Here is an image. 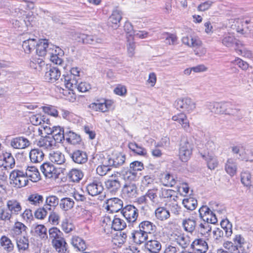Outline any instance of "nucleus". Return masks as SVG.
<instances>
[{
  "label": "nucleus",
  "mask_w": 253,
  "mask_h": 253,
  "mask_svg": "<svg viewBox=\"0 0 253 253\" xmlns=\"http://www.w3.org/2000/svg\"><path fill=\"white\" fill-rule=\"evenodd\" d=\"M193 149V144L190 138L181 139L179 149L180 159L183 162H187L191 158Z\"/></svg>",
  "instance_id": "1"
},
{
  "label": "nucleus",
  "mask_w": 253,
  "mask_h": 253,
  "mask_svg": "<svg viewBox=\"0 0 253 253\" xmlns=\"http://www.w3.org/2000/svg\"><path fill=\"white\" fill-rule=\"evenodd\" d=\"M10 183L13 184L15 187L20 188L27 185L28 182L25 172L19 170H14L10 174Z\"/></svg>",
  "instance_id": "2"
},
{
  "label": "nucleus",
  "mask_w": 253,
  "mask_h": 253,
  "mask_svg": "<svg viewBox=\"0 0 253 253\" xmlns=\"http://www.w3.org/2000/svg\"><path fill=\"white\" fill-rule=\"evenodd\" d=\"M55 45L49 43L45 39L39 40L37 41L36 49L37 54L40 56H47L49 54H53V48Z\"/></svg>",
  "instance_id": "3"
},
{
  "label": "nucleus",
  "mask_w": 253,
  "mask_h": 253,
  "mask_svg": "<svg viewBox=\"0 0 253 253\" xmlns=\"http://www.w3.org/2000/svg\"><path fill=\"white\" fill-rule=\"evenodd\" d=\"M175 105L177 109H181L188 113L193 112L196 107V102L189 97H183L177 99Z\"/></svg>",
  "instance_id": "4"
},
{
  "label": "nucleus",
  "mask_w": 253,
  "mask_h": 253,
  "mask_svg": "<svg viewBox=\"0 0 253 253\" xmlns=\"http://www.w3.org/2000/svg\"><path fill=\"white\" fill-rule=\"evenodd\" d=\"M78 79H74L72 75H63L62 78L56 83L57 86L63 90V87L71 91H74L77 88Z\"/></svg>",
  "instance_id": "5"
},
{
  "label": "nucleus",
  "mask_w": 253,
  "mask_h": 253,
  "mask_svg": "<svg viewBox=\"0 0 253 253\" xmlns=\"http://www.w3.org/2000/svg\"><path fill=\"white\" fill-rule=\"evenodd\" d=\"M230 105L228 102H207L206 106V108L210 110L211 112L215 114H228L229 111L227 110V107Z\"/></svg>",
  "instance_id": "6"
},
{
  "label": "nucleus",
  "mask_w": 253,
  "mask_h": 253,
  "mask_svg": "<svg viewBox=\"0 0 253 253\" xmlns=\"http://www.w3.org/2000/svg\"><path fill=\"white\" fill-rule=\"evenodd\" d=\"M117 179H109L105 182L106 188L111 192H116L120 187V179H123L126 181L125 175L126 174V171H122L119 173Z\"/></svg>",
  "instance_id": "7"
},
{
  "label": "nucleus",
  "mask_w": 253,
  "mask_h": 253,
  "mask_svg": "<svg viewBox=\"0 0 253 253\" xmlns=\"http://www.w3.org/2000/svg\"><path fill=\"white\" fill-rule=\"evenodd\" d=\"M123 202L120 199L114 198L107 200L105 209L110 212H116L123 208Z\"/></svg>",
  "instance_id": "8"
},
{
  "label": "nucleus",
  "mask_w": 253,
  "mask_h": 253,
  "mask_svg": "<svg viewBox=\"0 0 253 253\" xmlns=\"http://www.w3.org/2000/svg\"><path fill=\"white\" fill-rule=\"evenodd\" d=\"M191 247L195 253H206L209 248L207 242L201 238L196 239L191 244Z\"/></svg>",
  "instance_id": "9"
},
{
  "label": "nucleus",
  "mask_w": 253,
  "mask_h": 253,
  "mask_svg": "<svg viewBox=\"0 0 253 253\" xmlns=\"http://www.w3.org/2000/svg\"><path fill=\"white\" fill-rule=\"evenodd\" d=\"M28 228L21 222H16L11 230V235L15 238L22 236H26L27 234Z\"/></svg>",
  "instance_id": "10"
},
{
  "label": "nucleus",
  "mask_w": 253,
  "mask_h": 253,
  "mask_svg": "<svg viewBox=\"0 0 253 253\" xmlns=\"http://www.w3.org/2000/svg\"><path fill=\"white\" fill-rule=\"evenodd\" d=\"M30 145V142L29 140L23 136L13 138L10 141V146L14 149H25L29 147Z\"/></svg>",
  "instance_id": "11"
},
{
  "label": "nucleus",
  "mask_w": 253,
  "mask_h": 253,
  "mask_svg": "<svg viewBox=\"0 0 253 253\" xmlns=\"http://www.w3.org/2000/svg\"><path fill=\"white\" fill-rule=\"evenodd\" d=\"M103 189V186L101 182L97 180H94L86 186L88 193L92 196L100 194Z\"/></svg>",
  "instance_id": "12"
},
{
  "label": "nucleus",
  "mask_w": 253,
  "mask_h": 253,
  "mask_svg": "<svg viewBox=\"0 0 253 253\" xmlns=\"http://www.w3.org/2000/svg\"><path fill=\"white\" fill-rule=\"evenodd\" d=\"M70 156L73 162L78 164H85L87 161L86 152L81 150H74Z\"/></svg>",
  "instance_id": "13"
},
{
  "label": "nucleus",
  "mask_w": 253,
  "mask_h": 253,
  "mask_svg": "<svg viewBox=\"0 0 253 253\" xmlns=\"http://www.w3.org/2000/svg\"><path fill=\"white\" fill-rule=\"evenodd\" d=\"M60 70L56 67H50L45 73L44 78L48 82L54 83L58 81L60 77Z\"/></svg>",
  "instance_id": "14"
},
{
  "label": "nucleus",
  "mask_w": 253,
  "mask_h": 253,
  "mask_svg": "<svg viewBox=\"0 0 253 253\" xmlns=\"http://www.w3.org/2000/svg\"><path fill=\"white\" fill-rule=\"evenodd\" d=\"M37 145L44 150L53 149L56 146L55 140L50 136L41 138L37 142Z\"/></svg>",
  "instance_id": "15"
},
{
  "label": "nucleus",
  "mask_w": 253,
  "mask_h": 253,
  "mask_svg": "<svg viewBox=\"0 0 253 253\" xmlns=\"http://www.w3.org/2000/svg\"><path fill=\"white\" fill-rule=\"evenodd\" d=\"M24 39L25 40L23 42L22 47L26 53H30L33 49L36 48L37 40L34 38L28 37V34L25 35Z\"/></svg>",
  "instance_id": "16"
},
{
  "label": "nucleus",
  "mask_w": 253,
  "mask_h": 253,
  "mask_svg": "<svg viewBox=\"0 0 253 253\" xmlns=\"http://www.w3.org/2000/svg\"><path fill=\"white\" fill-rule=\"evenodd\" d=\"M6 207L13 215H18L21 213L22 211L21 203L15 199L7 200Z\"/></svg>",
  "instance_id": "17"
},
{
  "label": "nucleus",
  "mask_w": 253,
  "mask_h": 253,
  "mask_svg": "<svg viewBox=\"0 0 253 253\" xmlns=\"http://www.w3.org/2000/svg\"><path fill=\"white\" fill-rule=\"evenodd\" d=\"M41 170L46 177L51 178L56 176V169L50 163H43L41 166Z\"/></svg>",
  "instance_id": "18"
},
{
  "label": "nucleus",
  "mask_w": 253,
  "mask_h": 253,
  "mask_svg": "<svg viewBox=\"0 0 253 253\" xmlns=\"http://www.w3.org/2000/svg\"><path fill=\"white\" fill-rule=\"evenodd\" d=\"M162 182L164 185L168 187H173L181 182V178L170 174L167 173L162 178Z\"/></svg>",
  "instance_id": "19"
},
{
  "label": "nucleus",
  "mask_w": 253,
  "mask_h": 253,
  "mask_svg": "<svg viewBox=\"0 0 253 253\" xmlns=\"http://www.w3.org/2000/svg\"><path fill=\"white\" fill-rule=\"evenodd\" d=\"M172 120L180 124L182 128L187 131L190 130L189 122L186 115L184 113H179L172 117Z\"/></svg>",
  "instance_id": "20"
},
{
  "label": "nucleus",
  "mask_w": 253,
  "mask_h": 253,
  "mask_svg": "<svg viewBox=\"0 0 253 253\" xmlns=\"http://www.w3.org/2000/svg\"><path fill=\"white\" fill-rule=\"evenodd\" d=\"M78 38L79 42L82 41L83 43L95 45L96 43H101L102 40L96 36L87 35L84 34H80Z\"/></svg>",
  "instance_id": "21"
},
{
  "label": "nucleus",
  "mask_w": 253,
  "mask_h": 253,
  "mask_svg": "<svg viewBox=\"0 0 253 253\" xmlns=\"http://www.w3.org/2000/svg\"><path fill=\"white\" fill-rule=\"evenodd\" d=\"M71 244L76 251L84 252L86 249L85 241L79 236H73L71 239Z\"/></svg>",
  "instance_id": "22"
},
{
  "label": "nucleus",
  "mask_w": 253,
  "mask_h": 253,
  "mask_svg": "<svg viewBox=\"0 0 253 253\" xmlns=\"http://www.w3.org/2000/svg\"><path fill=\"white\" fill-rule=\"evenodd\" d=\"M25 174L27 178L33 182H37L40 179V172L35 167H28Z\"/></svg>",
  "instance_id": "23"
},
{
  "label": "nucleus",
  "mask_w": 253,
  "mask_h": 253,
  "mask_svg": "<svg viewBox=\"0 0 253 253\" xmlns=\"http://www.w3.org/2000/svg\"><path fill=\"white\" fill-rule=\"evenodd\" d=\"M44 156V153L39 149H33L30 151L29 153L31 162L33 163L41 162L43 160Z\"/></svg>",
  "instance_id": "24"
},
{
  "label": "nucleus",
  "mask_w": 253,
  "mask_h": 253,
  "mask_svg": "<svg viewBox=\"0 0 253 253\" xmlns=\"http://www.w3.org/2000/svg\"><path fill=\"white\" fill-rule=\"evenodd\" d=\"M182 42L189 47L193 48L194 46L198 45L200 39L196 36L189 35L182 37Z\"/></svg>",
  "instance_id": "25"
},
{
  "label": "nucleus",
  "mask_w": 253,
  "mask_h": 253,
  "mask_svg": "<svg viewBox=\"0 0 253 253\" xmlns=\"http://www.w3.org/2000/svg\"><path fill=\"white\" fill-rule=\"evenodd\" d=\"M49 159L57 165H62L65 162L64 155L59 151H53L49 153Z\"/></svg>",
  "instance_id": "26"
},
{
  "label": "nucleus",
  "mask_w": 253,
  "mask_h": 253,
  "mask_svg": "<svg viewBox=\"0 0 253 253\" xmlns=\"http://www.w3.org/2000/svg\"><path fill=\"white\" fill-rule=\"evenodd\" d=\"M59 204V199L55 196L50 195L46 197L44 206L48 211L55 209Z\"/></svg>",
  "instance_id": "27"
},
{
  "label": "nucleus",
  "mask_w": 253,
  "mask_h": 253,
  "mask_svg": "<svg viewBox=\"0 0 253 253\" xmlns=\"http://www.w3.org/2000/svg\"><path fill=\"white\" fill-rule=\"evenodd\" d=\"M139 228L145 234H154L156 230V226L149 221H144L139 224Z\"/></svg>",
  "instance_id": "28"
},
{
  "label": "nucleus",
  "mask_w": 253,
  "mask_h": 253,
  "mask_svg": "<svg viewBox=\"0 0 253 253\" xmlns=\"http://www.w3.org/2000/svg\"><path fill=\"white\" fill-rule=\"evenodd\" d=\"M27 201L31 205L39 207L43 204L44 198L42 195L38 193H34L28 196Z\"/></svg>",
  "instance_id": "29"
},
{
  "label": "nucleus",
  "mask_w": 253,
  "mask_h": 253,
  "mask_svg": "<svg viewBox=\"0 0 253 253\" xmlns=\"http://www.w3.org/2000/svg\"><path fill=\"white\" fill-rule=\"evenodd\" d=\"M182 225L185 231L192 233L195 230L196 221L194 218H185L182 220Z\"/></svg>",
  "instance_id": "30"
},
{
  "label": "nucleus",
  "mask_w": 253,
  "mask_h": 253,
  "mask_svg": "<svg viewBox=\"0 0 253 253\" xmlns=\"http://www.w3.org/2000/svg\"><path fill=\"white\" fill-rule=\"evenodd\" d=\"M223 45L227 47H239V41L231 35H225L221 40Z\"/></svg>",
  "instance_id": "31"
},
{
  "label": "nucleus",
  "mask_w": 253,
  "mask_h": 253,
  "mask_svg": "<svg viewBox=\"0 0 253 253\" xmlns=\"http://www.w3.org/2000/svg\"><path fill=\"white\" fill-rule=\"evenodd\" d=\"M51 134L52 135L51 137L55 140L56 143H60L65 139L64 130L59 126H53Z\"/></svg>",
  "instance_id": "32"
},
{
  "label": "nucleus",
  "mask_w": 253,
  "mask_h": 253,
  "mask_svg": "<svg viewBox=\"0 0 253 253\" xmlns=\"http://www.w3.org/2000/svg\"><path fill=\"white\" fill-rule=\"evenodd\" d=\"M122 19L121 11L118 9L114 10L109 18V23L113 28H116Z\"/></svg>",
  "instance_id": "33"
},
{
  "label": "nucleus",
  "mask_w": 253,
  "mask_h": 253,
  "mask_svg": "<svg viewBox=\"0 0 253 253\" xmlns=\"http://www.w3.org/2000/svg\"><path fill=\"white\" fill-rule=\"evenodd\" d=\"M19 251H25L29 248V239L27 235L14 238Z\"/></svg>",
  "instance_id": "34"
},
{
  "label": "nucleus",
  "mask_w": 253,
  "mask_h": 253,
  "mask_svg": "<svg viewBox=\"0 0 253 253\" xmlns=\"http://www.w3.org/2000/svg\"><path fill=\"white\" fill-rule=\"evenodd\" d=\"M51 243L53 247L59 253H64L67 250V243L63 237L52 241Z\"/></svg>",
  "instance_id": "35"
},
{
  "label": "nucleus",
  "mask_w": 253,
  "mask_h": 253,
  "mask_svg": "<svg viewBox=\"0 0 253 253\" xmlns=\"http://www.w3.org/2000/svg\"><path fill=\"white\" fill-rule=\"evenodd\" d=\"M111 103L109 101H105L103 103H93L90 105V107L96 111L106 112L111 107Z\"/></svg>",
  "instance_id": "36"
},
{
  "label": "nucleus",
  "mask_w": 253,
  "mask_h": 253,
  "mask_svg": "<svg viewBox=\"0 0 253 253\" xmlns=\"http://www.w3.org/2000/svg\"><path fill=\"white\" fill-rule=\"evenodd\" d=\"M237 166L235 160L228 159L225 164V169L230 176L234 175L237 172Z\"/></svg>",
  "instance_id": "37"
},
{
  "label": "nucleus",
  "mask_w": 253,
  "mask_h": 253,
  "mask_svg": "<svg viewBox=\"0 0 253 253\" xmlns=\"http://www.w3.org/2000/svg\"><path fill=\"white\" fill-rule=\"evenodd\" d=\"M0 244L2 249L7 252H10L14 249V244L11 240L6 236H2L0 239Z\"/></svg>",
  "instance_id": "38"
},
{
  "label": "nucleus",
  "mask_w": 253,
  "mask_h": 253,
  "mask_svg": "<svg viewBox=\"0 0 253 253\" xmlns=\"http://www.w3.org/2000/svg\"><path fill=\"white\" fill-rule=\"evenodd\" d=\"M33 229L35 234L42 240H46L48 238L47 229L44 225L38 224L33 225Z\"/></svg>",
  "instance_id": "39"
},
{
  "label": "nucleus",
  "mask_w": 253,
  "mask_h": 253,
  "mask_svg": "<svg viewBox=\"0 0 253 253\" xmlns=\"http://www.w3.org/2000/svg\"><path fill=\"white\" fill-rule=\"evenodd\" d=\"M108 163V164L110 166H114L117 167L119 165L124 164L126 160V156L125 155H122L121 154H118L115 157L107 158Z\"/></svg>",
  "instance_id": "40"
},
{
  "label": "nucleus",
  "mask_w": 253,
  "mask_h": 253,
  "mask_svg": "<svg viewBox=\"0 0 253 253\" xmlns=\"http://www.w3.org/2000/svg\"><path fill=\"white\" fill-rule=\"evenodd\" d=\"M66 140L70 144L76 145L79 144L81 141L80 136L76 133L69 131L65 134Z\"/></svg>",
  "instance_id": "41"
},
{
  "label": "nucleus",
  "mask_w": 253,
  "mask_h": 253,
  "mask_svg": "<svg viewBox=\"0 0 253 253\" xmlns=\"http://www.w3.org/2000/svg\"><path fill=\"white\" fill-rule=\"evenodd\" d=\"M131 237L133 241L137 244H141L146 241L148 236L140 229L135 231L131 233Z\"/></svg>",
  "instance_id": "42"
},
{
  "label": "nucleus",
  "mask_w": 253,
  "mask_h": 253,
  "mask_svg": "<svg viewBox=\"0 0 253 253\" xmlns=\"http://www.w3.org/2000/svg\"><path fill=\"white\" fill-rule=\"evenodd\" d=\"M75 204L74 200L68 197L62 198L60 202V208L64 211H67L72 209Z\"/></svg>",
  "instance_id": "43"
},
{
  "label": "nucleus",
  "mask_w": 253,
  "mask_h": 253,
  "mask_svg": "<svg viewBox=\"0 0 253 253\" xmlns=\"http://www.w3.org/2000/svg\"><path fill=\"white\" fill-rule=\"evenodd\" d=\"M156 218L161 221L168 219L170 216L169 211L164 207H159L155 210Z\"/></svg>",
  "instance_id": "44"
},
{
  "label": "nucleus",
  "mask_w": 253,
  "mask_h": 253,
  "mask_svg": "<svg viewBox=\"0 0 253 253\" xmlns=\"http://www.w3.org/2000/svg\"><path fill=\"white\" fill-rule=\"evenodd\" d=\"M138 210L133 206L127 205V222H134L138 217Z\"/></svg>",
  "instance_id": "45"
},
{
  "label": "nucleus",
  "mask_w": 253,
  "mask_h": 253,
  "mask_svg": "<svg viewBox=\"0 0 253 253\" xmlns=\"http://www.w3.org/2000/svg\"><path fill=\"white\" fill-rule=\"evenodd\" d=\"M202 157L206 161L207 166L210 169H214L217 167L218 162L214 156L208 154L207 155H203Z\"/></svg>",
  "instance_id": "46"
},
{
  "label": "nucleus",
  "mask_w": 253,
  "mask_h": 253,
  "mask_svg": "<svg viewBox=\"0 0 253 253\" xmlns=\"http://www.w3.org/2000/svg\"><path fill=\"white\" fill-rule=\"evenodd\" d=\"M145 247L151 252H158L161 249V243L157 240H150L145 244Z\"/></svg>",
  "instance_id": "47"
},
{
  "label": "nucleus",
  "mask_w": 253,
  "mask_h": 253,
  "mask_svg": "<svg viewBox=\"0 0 253 253\" xmlns=\"http://www.w3.org/2000/svg\"><path fill=\"white\" fill-rule=\"evenodd\" d=\"M182 204L187 210L193 211L197 206V201L193 197H188L183 200Z\"/></svg>",
  "instance_id": "48"
},
{
  "label": "nucleus",
  "mask_w": 253,
  "mask_h": 253,
  "mask_svg": "<svg viewBox=\"0 0 253 253\" xmlns=\"http://www.w3.org/2000/svg\"><path fill=\"white\" fill-rule=\"evenodd\" d=\"M60 50V49L58 47L55 46L53 48V54H49L47 55V58L55 64L60 65L62 62V60L58 55ZM51 52L52 53V52Z\"/></svg>",
  "instance_id": "49"
},
{
  "label": "nucleus",
  "mask_w": 253,
  "mask_h": 253,
  "mask_svg": "<svg viewBox=\"0 0 253 253\" xmlns=\"http://www.w3.org/2000/svg\"><path fill=\"white\" fill-rule=\"evenodd\" d=\"M127 34H129L130 38H131L132 35L139 39H144L148 36V33L144 31H138L137 33H135V32L132 29V25L131 24H129V26L127 25Z\"/></svg>",
  "instance_id": "50"
},
{
  "label": "nucleus",
  "mask_w": 253,
  "mask_h": 253,
  "mask_svg": "<svg viewBox=\"0 0 253 253\" xmlns=\"http://www.w3.org/2000/svg\"><path fill=\"white\" fill-rule=\"evenodd\" d=\"M69 177L73 182H79L83 177V172L79 169H73L69 174Z\"/></svg>",
  "instance_id": "51"
},
{
  "label": "nucleus",
  "mask_w": 253,
  "mask_h": 253,
  "mask_svg": "<svg viewBox=\"0 0 253 253\" xmlns=\"http://www.w3.org/2000/svg\"><path fill=\"white\" fill-rule=\"evenodd\" d=\"M126 225V222L118 217H115L112 220V228L116 231L124 230Z\"/></svg>",
  "instance_id": "52"
},
{
  "label": "nucleus",
  "mask_w": 253,
  "mask_h": 253,
  "mask_svg": "<svg viewBox=\"0 0 253 253\" xmlns=\"http://www.w3.org/2000/svg\"><path fill=\"white\" fill-rule=\"evenodd\" d=\"M49 238L52 241L62 237V232L56 227H52L48 230Z\"/></svg>",
  "instance_id": "53"
},
{
  "label": "nucleus",
  "mask_w": 253,
  "mask_h": 253,
  "mask_svg": "<svg viewBox=\"0 0 253 253\" xmlns=\"http://www.w3.org/2000/svg\"><path fill=\"white\" fill-rule=\"evenodd\" d=\"M126 231L124 229L118 231L114 238L115 243L122 244L126 242Z\"/></svg>",
  "instance_id": "54"
},
{
  "label": "nucleus",
  "mask_w": 253,
  "mask_h": 253,
  "mask_svg": "<svg viewBox=\"0 0 253 253\" xmlns=\"http://www.w3.org/2000/svg\"><path fill=\"white\" fill-rule=\"evenodd\" d=\"M45 118L40 114L33 115L30 117V122L35 126L42 125L43 122L45 123Z\"/></svg>",
  "instance_id": "55"
},
{
  "label": "nucleus",
  "mask_w": 253,
  "mask_h": 253,
  "mask_svg": "<svg viewBox=\"0 0 253 253\" xmlns=\"http://www.w3.org/2000/svg\"><path fill=\"white\" fill-rule=\"evenodd\" d=\"M143 168V165L141 162L135 161L130 164L129 173L133 175L136 174L137 171L141 170Z\"/></svg>",
  "instance_id": "56"
},
{
  "label": "nucleus",
  "mask_w": 253,
  "mask_h": 253,
  "mask_svg": "<svg viewBox=\"0 0 253 253\" xmlns=\"http://www.w3.org/2000/svg\"><path fill=\"white\" fill-rule=\"evenodd\" d=\"M192 48L195 54L200 57L204 56L207 53V49L203 46L202 42L201 40L198 45L194 46Z\"/></svg>",
  "instance_id": "57"
},
{
  "label": "nucleus",
  "mask_w": 253,
  "mask_h": 253,
  "mask_svg": "<svg viewBox=\"0 0 253 253\" xmlns=\"http://www.w3.org/2000/svg\"><path fill=\"white\" fill-rule=\"evenodd\" d=\"M175 239L177 244H178L183 248L187 247V246L190 244L189 237L183 234H180L177 236Z\"/></svg>",
  "instance_id": "58"
},
{
  "label": "nucleus",
  "mask_w": 253,
  "mask_h": 253,
  "mask_svg": "<svg viewBox=\"0 0 253 253\" xmlns=\"http://www.w3.org/2000/svg\"><path fill=\"white\" fill-rule=\"evenodd\" d=\"M242 183L246 186L251 185V174L249 171H243L241 174Z\"/></svg>",
  "instance_id": "59"
},
{
  "label": "nucleus",
  "mask_w": 253,
  "mask_h": 253,
  "mask_svg": "<svg viewBox=\"0 0 253 253\" xmlns=\"http://www.w3.org/2000/svg\"><path fill=\"white\" fill-rule=\"evenodd\" d=\"M47 211L48 209L44 205L38 208L34 213L35 217L39 219H44L47 214Z\"/></svg>",
  "instance_id": "60"
},
{
  "label": "nucleus",
  "mask_w": 253,
  "mask_h": 253,
  "mask_svg": "<svg viewBox=\"0 0 253 253\" xmlns=\"http://www.w3.org/2000/svg\"><path fill=\"white\" fill-rule=\"evenodd\" d=\"M164 147L163 142H159L157 143H155L154 148L151 149V154L153 157L159 158L162 155V151L159 147Z\"/></svg>",
  "instance_id": "61"
},
{
  "label": "nucleus",
  "mask_w": 253,
  "mask_h": 253,
  "mask_svg": "<svg viewBox=\"0 0 253 253\" xmlns=\"http://www.w3.org/2000/svg\"><path fill=\"white\" fill-rule=\"evenodd\" d=\"M59 214L52 211L49 214L48 216L49 222L53 225H57L59 224L60 221Z\"/></svg>",
  "instance_id": "62"
},
{
  "label": "nucleus",
  "mask_w": 253,
  "mask_h": 253,
  "mask_svg": "<svg viewBox=\"0 0 253 253\" xmlns=\"http://www.w3.org/2000/svg\"><path fill=\"white\" fill-rule=\"evenodd\" d=\"M44 62L41 59H34L30 63L31 68L34 69L37 71H40L42 67L44 65Z\"/></svg>",
  "instance_id": "63"
},
{
  "label": "nucleus",
  "mask_w": 253,
  "mask_h": 253,
  "mask_svg": "<svg viewBox=\"0 0 253 253\" xmlns=\"http://www.w3.org/2000/svg\"><path fill=\"white\" fill-rule=\"evenodd\" d=\"M177 191L181 194H187L189 190V186L186 183L184 182L181 179V182L176 185Z\"/></svg>",
  "instance_id": "64"
}]
</instances>
